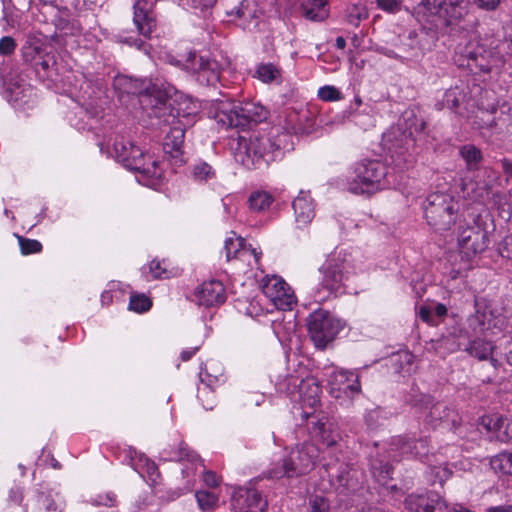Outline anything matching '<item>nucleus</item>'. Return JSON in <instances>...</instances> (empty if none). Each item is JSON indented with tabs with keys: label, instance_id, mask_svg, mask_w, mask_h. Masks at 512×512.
Segmentation results:
<instances>
[{
	"label": "nucleus",
	"instance_id": "obj_1",
	"mask_svg": "<svg viewBox=\"0 0 512 512\" xmlns=\"http://www.w3.org/2000/svg\"><path fill=\"white\" fill-rule=\"evenodd\" d=\"M288 383L297 388L295 391H290L289 394L294 401L301 403V417L306 421L311 436L318 438L328 447L336 445L340 439L339 434L331 430L332 424L329 422L327 415L322 411H317L321 395V388L317 379L307 377L299 380L297 377L291 376L288 378Z\"/></svg>",
	"mask_w": 512,
	"mask_h": 512
},
{
	"label": "nucleus",
	"instance_id": "obj_2",
	"mask_svg": "<svg viewBox=\"0 0 512 512\" xmlns=\"http://www.w3.org/2000/svg\"><path fill=\"white\" fill-rule=\"evenodd\" d=\"M364 270L360 258L346 251H334L318 268L319 282L315 297L322 301L345 294L350 276Z\"/></svg>",
	"mask_w": 512,
	"mask_h": 512
},
{
	"label": "nucleus",
	"instance_id": "obj_3",
	"mask_svg": "<svg viewBox=\"0 0 512 512\" xmlns=\"http://www.w3.org/2000/svg\"><path fill=\"white\" fill-rule=\"evenodd\" d=\"M286 132L272 130L268 135L254 138L240 136L235 148V159L248 169L258 168L261 162L270 163L280 158L284 150H288Z\"/></svg>",
	"mask_w": 512,
	"mask_h": 512
},
{
	"label": "nucleus",
	"instance_id": "obj_4",
	"mask_svg": "<svg viewBox=\"0 0 512 512\" xmlns=\"http://www.w3.org/2000/svg\"><path fill=\"white\" fill-rule=\"evenodd\" d=\"M392 174L379 159H363L354 163L346 177L345 188L355 194H373L390 187Z\"/></svg>",
	"mask_w": 512,
	"mask_h": 512
},
{
	"label": "nucleus",
	"instance_id": "obj_5",
	"mask_svg": "<svg viewBox=\"0 0 512 512\" xmlns=\"http://www.w3.org/2000/svg\"><path fill=\"white\" fill-rule=\"evenodd\" d=\"M113 152L118 162L127 169L138 172L141 179L147 181V185L163 178L164 169L161 163L152 156L145 155L130 139L124 136L116 137Z\"/></svg>",
	"mask_w": 512,
	"mask_h": 512
},
{
	"label": "nucleus",
	"instance_id": "obj_6",
	"mask_svg": "<svg viewBox=\"0 0 512 512\" xmlns=\"http://www.w3.org/2000/svg\"><path fill=\"white\" fill-rule=\"evenodd\" d=\"M319 456V448L312 442L297 444L280 460L273 462L266 471L269 479L297 478L313 470Z\"/></svg>",
	"mask_w": 512,
	"mask_h": 512
},
{
	"label": "nucleus",
	"instance_id": "obj_7",
	"mask_svg": "<svg viewBox=\"0 0 512 512\" xmlns=\"http://www.w3.org/2000/svg\"><path fill=\"white\" fill-rule=\"evenodd\" d=\"M268 110L256 102L219 101L215 107L214 119L223 128H249L265 121Z\"/></svg>",
	"mask_w": 512,
	"mask_h": 512
},
{
	"label": "nucleus",
	"instance_id": "obj_8",
	"mask_svg": "<svg viewBox=\"0 0 512 512\" xmlns=\"http://www.w3.org/2000/svg\"><path fill=\"white\" fill-rule=\"evenodd\" d=\"M463 0H421L413 9V15L420 23L438 26L458 24L466 15Z\"/></svg>",
	"mask_w": 512,
	"mask_h": 512
},
{
	"label": "nucleus",
	"instance_id": "obj_9",
	"mask_svg": "<svg viewBox=\"0 0 512 512\" xmlns=\"http://www.w3.org/2000/svg\"><path fill=\"white\" fill-rule=\"evenodd\" d=\"M113 86L120 95H136L145 110L159 109L169 98V91L149 79H134L129 76L115 77Z\"/></svg>",
	"mask_w": 512,
	"mask_h": 512
},
{
	"label": "nucleus",
	"instance_id": "obj_10",
	"mask_svg": "<svg viewBox=\"0 0 512 512\" xmlns=\"http://www.w3.org/2000/svg\"><path fill=\"white\" fill-rule=\"evenodd\" d=\"M427 223L437 232H445L456 224L459 202L449 193L433 192L423 204Z\"/></svg>",
	"mask_w": 512,
	"mask_h": 512
},
{
	"label": "nucleus",
	"instance_id": "obj_11",
	"mask_svg": "<svg viewBox=\"0 0 512 512\" xmlns=\"http://www.w3.org/2000/svg\"><path fill=\"white\" fill-rule=\"evenodd\" d=\"M489 232L480 215L471 220H463L457 228V245L459 252L467 261H471L489 246Z\"/></svg>",
	"mask_w": 512,
	"mask_h": 512
},
{
	"label": "nucleus",
	"instance_id": "obj_12",
	"mask_svg": "<svg viewBox=\"0 0 512 512\" xmlns=\"http://www.w3.org/2000/svg\"><path fill=\"white\" fill-rule=\"evenodd\" d=\"M405 129L408 132L399 133V138L395 137L392 142L390 137L385 138V145L388 146V153L392 163L398 168L403 169L409 161L408 151L414 144V134L421 133L426 126L425 121L417 117L413 111L404 113Z\"/></svg>",
	"mask_w": 512,
	"mask_h": 512
},
{
	"label": "nucleus",
	"instance_id": "obj_13",
	"mask_svg": "<svg viewBox=\"0 0 512 512\" xmlns=\"http://www.w3.org/2000/svg\"><path fill=\"white\" fill-rule=\"evenodd\" d=\"M307 328L311 340L317 348L323 349L333 341L342 329V323L324 309L313 311L307 318Z\"/></svg>",
	"mask_w": 512,
	"mask_h": 512
},
{
	"label": "nucleus",
	"instance_id": "obj_14",
	"mask_svg": "<svg viewBox=\"0 0 512 512\" xmlns=\"http://www.w3.org/2000/svg\"><path fill=\"white\" fill-rule=\"evenodd\" d=\"M327 385L332 397L352 400L361 391L358 375L346 370H332L327 375Z\"/></svg>",
	"mask_w": 512,
	"mask_h": 512
},
{
	"label": "nucleus",
	"instance_id": "obj_15",
	"mask_svg": "<svg viewBox=\"0 0 512 512\" xmlns=\"http://www.w3.org/2000/svg\"><path fill=\"white\" fill-rule=\"evenodd\" d=\"M261 287L265 297L279 310H291L296 303L290 286L279 276L265 277Z\"/></svg>",
	"mask_w": 512,
	"mask_h": 512
},
{
	"label": "nucleus",
	"instance_id": "obj_16",
	"mask_svg": "<svg viewBox=\"0 0 512 512\" xmlns=\"http://www.w3.org/2000/svg\"><path fill=\"white\" fill-rule=\"evenodd\" d=\"M404 505L409 512H451L446 501L433 491L409 494Z\"/></svg>",
	"mask_w": 512,
	"mask_h": 512
},
{
	"label": "nucleus",
	"instance_id": "obj_17",
	"mask_svg": "<svg viewBox=\"0 0 512 512\" xmlns=\"http://www.w3.org/2000/svg\"><path fill=\"white\" fill-rule=\"evenodd\" d=\"M157 0H134L133 23L140 35L149 38L157 26L154 6Z\"/></svg>",
	"mask_w": 512,
	"mask_h": 512
},
{
	"label": "nucleus",
	"instance_id": "obj_18",
	"mask_svg": "<svg viewBox=\"0 0 512 512\" xmlns=\"http://www.w3.org/2000/svg\"><path fill=\"white\" fill-rule=\"evenodd\" d=\"M267 505V500L255 488H239L233 494L234 512H264Z\"/></svg>",
	"mask_w": 512,
	"mask_h": 512
},
{
	"label": "nucleus",
	"instance_id": "obj_19",
	"mask_svg": "<svg viewBox=\"0 0 512 512\" xmlns=\"http://www.w3.org/2000/svg\"><path fill=\"white\" fill-rule=\"evenodd\" d=\"M329 481L334 489L342 494L355 490L357 480L351 474V469L344 463H328L324 465Z\"/></svg>",
	"mask_w": 512,
	"mask_h": 512
},
{
	"label": "nucleus",
	"instance_id": "obj_20",
	"mask_svg": "<svg viewBox=\"0 0 512 512\" xmlns=\"http://www.w3.org/2000/svg\"><path fill=\"white\" fill-rule=\"evenodd\" d=\"M194 297L199 306H218L226 300L225 288L218 280L206 281L195 290Z\"/></svg>",
	"mask_w": 512,
	"mask_h": 512
},
{
	"label": "nucleus",
	"instance_id": "obj_21",
	"mask_svg": "<svg viewBox=\"0 0 512 512\" xmlns=\"http://www.w3.org/2000/svg\"><path fill=\"white\" fill-rule=\"evenodd\" d=\"M480 425L501 442L512 440V419L499 414L485 415L481 417Z\"/></svg>",
	"mask_w": 512,
	"mask_h": 512
},
{
	"label": "nucleus",
	"instance_id": "obj_22",
	"mask_svg": "<svg viewBox=\"0 0 512 512\" xmlns=\"http://www.w3.org/2000/svg\"><path fill=\"white\" fill-rule=\"evenodd\" d=\"M392 450L399 451L402 455H411L420 459L428 457L429 447L427 440L424 438L410 439L403 436L392 438Z\"/></svg>",
	"mask_w": 512,
	"mask_h": 512
},
{
	"label": "nucleus",
	"instance_id": "obj_23",
	"mask_svg": "<svg viewBox=\"0 0 512 512\" xmlns=\"http://www.w3.org/2000/svg\"><path fill=\"white\" fill-rule=\"evenodd\" d=\"M292 208L295 214V221L299 227L309 224L315 216L313 200L309 193L301 191L293 200Z\"/></svg>",
	"mask_w": 512,
	"mask_h": 512
},
{
	"label": "nucleus",
	"instance_id": "obj_24",
	"mask_svg": "<svg viewBox=\"0 0 512 512\" xmlns=\"http://www.w3.org/2000/svg\"><path fill=\"white\" fill-rule=\"evenodd\" d=\"M227 14L239 19L245 29L257 27L258 10L255 3L250 0H242L238 6L228 11Z\"/></svg>",
	"mask_w": 512,
	"mask_h": 512
},
{
	"label": "nucleus",
	"instance_id": "obj_25",
	"mask_svg": "<svg viewBox=\"0 0 512 512\" xmlns=\"http://www.w3.org/2000/svg\"><path fill=\"white\" fill-rule=\"evenodd\" d=\"M185 130L181 125L170 127L163 141V151L174 159H178L182 154Z\"/></svg>",
	"mask_w": 512,
	"mask_h": 512
},
{
	"label": "nucleus",
	"instance_id": "obj_26",
	"mask_svg": "<svg viewBox=\"0 0 512 512\" xmlns=\"http://www.w3.org/2000/svg\"><path fill=\"white\" fill-rule=\"evenodd\" d=\"M197 80L201 84L215 85L220 79V65L216 60L199 57L197 68Z\"/></svg>",
	"mask_w": 512,
	"mask_h": 512
},
{
	"label": "nucleus",
	"instance_id": "obj_27",
	"mask_svg": "<svg viewBox=\"0 0 512 512\" xmlns=\"http://www.w3.org/2000/svg\"><path fill=\"white\" fill-rule=\"evenodd\" d=\"M200 380L201 386L198 387V399L201 401L202 406L206 410H212L215 405V395L212 390V383L217 381V378L214 377L210 379V375L206 370L200 371Z\"/></svg>",
	"mask_w": 512,
	"mask_h": 512
},
{
	"label": "nucleus",
	"instance_id": "obj_28",
	"mask_svg": "<svg viewBox=\"0 0 512 512\" xmlns=\"http://www.w3.org/2000/svg\"><path fill=\"white\" fill-rule=\"evenodd\" d=\"M302 10L303 15L311 21H323L329 14L326 0H306Z\"/></svg>",
	"mask_w": 512,
	"mask_h": 512
},
{
	"label": "nucleus",
	"instance_id": "obj_29",
	"mask_svg": "<svg viewBox=\"0 0 512 512\" xmlns=\"http://www.w3.org/2000/svg\"><path fill=\"white\" fill-rule=\"evenodd\" d=\"M435 463L429 461V480L432 483L443 484L452 474V470L449 468L447 461H441L438 456H434Z\"/></svg>",
	"mask_w": 512,
	"mask_h": 512
},
{
	"label": "nucleus",
	"instance_id": "obj_30",
	"mask_svg": "<svg viewBox=\"0 0 512 512\" xmlns=\"http://www.w3.org/2000/svg\"><path fill=\"white\" fill-rule=\"evenodd\" d=\"M464 350L479 360H486L492 355L494 346L490 341L477 338L472 340Z\"/></svg>",
	"mask_w": 512,
	"mask_h": 512
},
{
	"label": "nucleus",
	"instance_id": "obj_31",
	"mask_svg": "<svg viewBox=\"0 0 512 512\" xmlns=\"http://www.w3.org/2000/svg\"><path fill=\"white\" fill-rule=\"evenodd\" d=\"M468 326L475 334H483L491 328V313L477 310L468 318Z\"/></svg>",
	"mask_w": 512,
	"mask_h": 512
},
{
	"label": "nucleus",
	"instance_id": "obj_32",
	"mask_svg": "<svg viewBox=\"0 0 512 512\" xmlns=\"http://www.w3.org/2000/svg\"><path fill=\"white\" fill-rule=\"evenodd\" d=\"M4 86L9 101H19L27 91L24 79H15L13 76L4 79Z\"/></svg>",
	"mask_w": 512,
	"mask_h": 512
},
{
	"label": "nucleus",
	"instance_id": "obj_33",
	"mask_svg": "<svg viewBox=\"0 0 512 512\" xmlns=\"http://www.w3.org/2000/svg\"><path fill=\"white\" fill-rule=\"evenodd\" d=\"M465 99V93L459 87L448 89L442 97V100L436 104L438 109L447 108L455 111L461 102Z\"/></svg>",
	"mask_w": 512,
	"mask_h": 512
},
{
	"label": "nucleus",
	"instance_id": "obj_34",
	"mask_svg": "<svg viewBox=\"0 0 512 512\" xmlns=\"http://www.w3.org/2000/svg\"><path fill=\"white\" fill-rule=\"evenodd\" d=\"M249 207L255 212H264L270 208L274 202V197L267 191H254L250 194Z\"/></svg>",
	"mask_w": 512,
	"mask_h": 512
},
{
	"label": "nucleus",
	"instance_id": "obj_35",
	"mask_svg": "<svg viewBox=\"0 0 512 512\" xmlns=\"http://www.w3.org/2000/svg\"><path fill=\"white\" fill-rule=\"evenodd\" d=\"M281 75V69L272 63H260L255 70V77L267 84L280 80Z\"/></svg>",
	"mask_w": 512,
	"mask_h": 512
},
{
	"label": "nucleus",
	"instance_id": "obj_36",
	"mask_svg": "<svg viewBox=\"0 0 512 512\" xmlns=\"http://www.w3.org/2000/svg\"><path fill=\"white\" fill-rule=\"evenodd\" d=\"M191 175L197 182H208L216 178V170L205 161H197L191 167Z\"/></svg>",
	"mask_w": 512,
	"mask_h": 512
},
{
	"label": "nucleus",
	"instance_id": "obj_37",
	"mask_svg": "<svg viewBox=\"0 0 512 512\" xmlns=\"http://www.w3.org/2000/svg\"><path fill=\"white\" fill-rule=\"evenodd\" d=\"M491 468L502 475H512V453L502 452L492 457Z\"/></svg>",
	"mask_w": 512,
	"mask_h": 512
},
{
	"label": "nucleus",
	"instance_id": "obj_38",
	"mask_svg": "<svg viewBox=\"0 0 512 512\" xmlns=\"http://www.w3.org/2000/svg\"><path fill=\"white\" fill-rule=\"evenodd\" d=\"M449 412L450 410L444 404H432L425 414V422L427 425L435 428L443 419L449 416Z\"/></svg>",
	"mask_w": 512,
	"mask_h": 512
},
{
	"label": "nucleus",
	"instance_id": "obj_39",
	"mask_svg": "<svg viewBox=\"0 0 512 512\" xmlns=\"http://www.w3.org/2000/svg\"><path fill=\"white\" fill-rule=\"evenodd\" d=\"M459 153L470 170L478 168V165L482 160V153L479 148L468 144L462 146Z\"/></svg>",
	"mask_w": 512,
	"mask_h": 512
},
{
	"label": "nucleus",
	"instance_id": "obj_40",
	"mask_svg": "<svg viewBox=\"0 0 512 512\" xmlns=\"http://www.w3.org/2000/svg\"><path fill=\"white\" fill-rule=\"evenodd\" d=\"M368 10L365 5L352 4L346 9V20L349 24L358 27L360 22L368 18Z\"/></svg>",
	"mask_w": 512,
	"mask_h": 512
},
{
	"label": "nucleus",
	"instance_id": "obj_41",
	"mask_svg": "<svg viewBox=\"0 0 512 512\" xmlns=\"http://www.w3.org/2000/svg\"><path fill=\"white\" fill-rule=\"evenodd\" d=\"M245 244V240L241 237L234 235L233 237L227 238L224 243V251L227 261L237 260L239 252L243 249Z\"/></svg>",
	"mask_w": 512,
	"mask_h": 512
},
{
	"label": "nucleus",
	"instance_id": "obj_42",
	"mask_svg": "<svg viewBox=\"0 0 512 512\" xmlns=\"http://www.w3.org/2000/svg\"><path fill=\"white\" fill-rule=\"evenodd\" d=\"M195 497L202 511L213 510L218 505L219 497L214 492L199 490L195 493Z\"/></svg>",
	"mask_w": 512,
	"mask_h": 512
},
{
	"label": "nucleus",
	"instance_id": "obj_43",
	"mask_svg": "<svg viewBox=\"0 0 512 512\" xmlns=\"http://www.w3.org/2000/svg\"><path fill=\"white\" fill-rule=\"evenodd\" d=\"M262 252L251 245L245 244L243 249L239 252L238 261L245 263L247 266L254 267L259 265Z\"/></svg>",
	"mask_w": 512,
	"mask_h": 512
},
{
	"label": "nucleus",
	"instance_id": "obj_44",
	"mask_svg": "<svg viewBox=\"0 0 512 512\" xmlns=\"http://www.w3.org/2000/svg\"><path fill=\"white\" fill-rule=\"evenodd\" d=\"M463 191L467 197L474 201H478L489 194V189L486 184H482L481 186L474 188V183L472 181L463 184Z\"/></svg>",
	"mask_w": 512,
	"mask_h": 512
},
{
	"label": "nucleus",
	"instance_id": "obj_45",
	"mask_svg": "<svg viewBox=\"0 0 512 512\" xmlns=\"http://www.w3.org/2000/svg\"><path fill=\"white\" fill-rule=\"evenodd\" d=\"M152 303L144 294L131 295L129 309L137 313L146 312L150 309Z\"/></svg>",
	"mask_w": 512,
	"mask_h": 512
},
{
	"label": "nucleus",
	"instance_id": "obj_46",
	"mask_svg": "<svg viewBox=\"0 0 512 512\" xmlns=\"http://www.w3.org/2000/svg\"><path fill=\"white\" fill-rule=\"evenodd\" d=\"M21 253L29 255L39 253L42 250V244L38 240L18 237Z\"/></svg>",
	"mask_w": 512,
	"mask_h": 512
},
{
	"label": "nucleus",
	"instance_id": "obj_47",
	"mask_svg": "<svg viewBox=\"0 0 512 512\" xmlns=\"http://www.w3.org/2000/svg\"><path fill=\"white\" fill-rule=\"evenodd\" d=\"M311 512H329L330 501L326 496L314 495L310 498Z\"/></svg>",
	"mask_w": 512,
	"mask_h": 512
},
{
	"label": "nucleus",
	"instance_id": "obj_48",
	"mask_svg": "<svg viewBox=\"0 0 512 512\" xmlns=\"http://www.w3.org/2000/svg\"><path fill=\"white\" fill-rule=\"evenodd\" d=\"M318 97L323 101H337L341 99V93L336 87L326 85L318 90Z\"/></svg>",
	"mask_w": 512,
	"mask_h": 512
},
{
	"label": "nucleus",
	"instance_id": "obj_49",
	"mask_svg": "<svg viewBox=\"0 0 512 512\" xmlns=\"http://www.w3.org/2000/svg\"><path fill=\"white\" fill-rule=\"evenodd\" d=\"M377 6L390 14H396L401 10V0H376Z\"/></svg>",
	"mask_w": 512,
	"mask_h": 512
},
{
	"label": "nucleus",
	"instance_id": "obj_50",
	"mask_svg": "<svg viewBox=\"0 0 512 512\" xmlns=\"http://www.w3.org/2000/svg\"><path fill=\"white\" fill-rule=\"evenodd\" d=\"M498 252L503 258L512 260V232L499 242Z\"/></svg>",
	"mask_w": 512,
	"mask_h": 512
},
{
	"label": "nucleus",
	"instance_id": "obj_51",
	"mask_svg": "<svg viewBox=\"0 0 512 512\" xmlns=\"http://www.w3.org/2000/svg\"><path fill=\"white\" fill-rule=\"evenodd\" d=\"M91 503L95 506H114L116 503V496L112 492L99 494L91 499Z\"/></svg>",
	"mask_w": 512,
	"mask_h": 512
},
{
	"label": "nucleus",
	"instance_id": "obj_52",
	"mask_svg": "<svg viewBox=\"0 0 512 512\" xmlns=\"http://www.w3.org/2000/svg\"><path fill=\"white\" fill-rule=\"evenodd\" d=\"M217 0H180V5L184 8L206 9L212 7Z\"/></svg>",
	"mask_w": 512,
	"mask_h": 512
},
{
	"label": "nucleus",
	"instance_id": "obj_53",
	"mask_svg": "<svg viewBox=\"0 0 512 512\" xmlns=\"http://www.w3.org/2000/svg\"><path fill=\"white\" fill-rule=\"evenodd\" d=\"M38 504L40 507H43L46 512L56 511L59 508V505L50 494H40L38 497Z\"/></svg>",
	"mask_w": 512,
	"mask_h": 512
},
{
	"label": "nucleus",
	"instance_id": "obj_54",
	"mask_svg": "<svg viewBox=\"0 0 512 512\" xmlns=\"http://www.w3.org/2000/svg\"><path fill=\"white\" fill-rule=\"evenodd\" d=\"M149 270L154 279H161V278L169 277V273L167 272L166 268L162 267V263L160 261H157V260L151 261V263L149 265Z\"/></svg>",
	"mask_w": 512,
	"mask_h": 512
},
{
	"label": "nucleus",
	"instance_id": "obj_55",
	"mask_svg": "<svg viewBox=\"0 0 512 512\" xmlns=\"http://www.w3.org/2000/svg\"><path fill=\"white\" fill-rule=\"evenodd\" d=\"M17 44L15 40L10 36H5L0 39V54L10 55L14 52Z\"/></svg>",
	"mask_w": 512,
	"mask_h": 512
},
{
	"label": "nucleus",
	"instance_id": "obj_56",
	"mask_svg": "<svg viewBox=\"0 0 512 512\" xmlns=\"http://www.w3.org/2000/svg\"><path fill=\"white\" fill-rule=\"evenodd\" d=\"M473 5L483 11H495L501 4V0H472Z\"/></svg>",
	"mask_w": 512,
	"mask_h": 512
},
{
	"label": "nucleus",
	"instance_id": "obj_57",
	"mask_svg": "<svg viewBox=\"0 0 512 512\" xmlns=\"http://www.w3.org/2000/svg\"><path fill=\"white\" fill-rule=\"evenodd\" d=\"M465 55L475 62V65L483 72H490L492 66L483 62V56L476 52L466 50Z\"/></svg>",
	"mask_w": 512,
	"mask_h": 512
},
{
	"label": "nucleus",
	"instance_id": "obj_58",
	"mask_svg": "<svg viewBox=\"0 0 512 512\" xmlns=\"http://www.w3.org/2000/svg\"><path fill=\"white\" fill-rule=\"evenodd\" d=\"M23 57L27 62H35L37 56H40V47L37 45H25L22 48Z\"/></svg>",
	"mask_w": 512,
	"mask_h": 512
},
{
	"label": "nucleus",
	"instance_id": "obj_59",
	"mask_svg": "<svg viewBox=\"0 0 512 512\" xmlns=\"http://www.w3.org/2000/svg\"><path fill=\"white\" fill-rule=\"evenodd\" d=\"M204 484L210 488L217 487L220 483L219 477L210 470H204L202 475Z\"/></svg>",
	"mask_w": 512,
	"mask_h": 512
},
{
	"label": "nucleus",
	"instance_id": "obj_60",
	"mask_svg": "<svg viewBox=\"0 0 512 512\" xmlns=\"http://www.w3.org/2000/svg\"><path fill=\"white\" fill-rule=\"evenodd\" d=\"M194 455H192L186 446L180 445L178 452H176L173 456H171L170 460L173 461H183L184 459H188L193 461Z\"/></svg>",
	"mask_w": 512,
	"mask_h": 512
},
{
	"label": "nucleus",
	"instance_id": "obj_61",
	"mask_svg": "<svg viewBox=\"0 0 512 512\" xmlns=\"http://www.w3.org/2000/svg\"><path fill=\"white\" fill-rule=\"evenodd\" d=\"M146 472L150 480L155 483L159 477V471L154 462L145 459Z\"/></svg>",
	"mask_w": 512,
	"mask_h": 512
},
{
	"label": "nucleus",
	"instance_id": "obj_62",
	"mask_svg": "<svg viewBox=\"0 0 512 512\" xmlns=\"http://www.w3.org/2000/svg\"><path fill=\"white\" fill-rule=\"evenodd\" d=\"M54 64H55V62L53 61L52 57H47L44 59L36 60L34 62V65L36 67L40 66L42 68V70H44V71H48L50 69V67L53 66Z\"/></svg>",
	"mask_w": 512,
	"mask_h": 512
},
{
	"label": "nucleus",
	"instance_id": "obj_63",
	"mask_svg": "<svg viewBox=\"0 0 512 512\" xmlns=\"http://www.w3.org/2000/svg\"><path fill=\"white\" fill-rule=\"evenodd\" d=\"M431 315H432V311H431V309L429 307H427V306H421L420 307V309H419V317L424 322L430 323L432 321Z\"/></svg>",
	"mask_w": 512,
	"mask_h": 512
},
{
	"label": "nucleus",
	"instance_id": "obj_64",
	"mask_svg": "<svg viewBox=\"0 0 512 512\" xmlns=\"http://www.w3.org/2000/svg\"><path fill=\"white\" fill-rule=\"evenodd\" d=\"M501 168L503 172L508 176L512 178V161L504 158L500 161Z\"/></svg>",
	"mask_w": 512,
	"mask_h": 512
}]
</instances>
